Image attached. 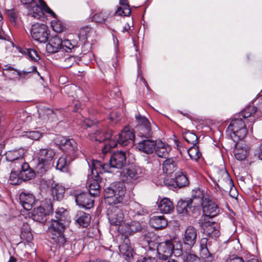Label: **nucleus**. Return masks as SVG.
Masks as SVG:
<instances>
[{"label":"nucleus","mask_w":262,"mask_h":262,"mask_svg":"<svg viewBox=\"0 0 262 262\" xmlns=\"http://www.w3.org/2000/svg\"><path fill=\"white\" fill-rule=\"evenodd\" d=\"M221 175L223 180H226V183L229 184V187L231 188L233 186V181L230 179L229 173L226 170H221L218 173Z\"/></svg>","instance_id":"obj_55"},{"label":"nucleus","mask_w":262,"mask_h":262,"mask_svg":"<svg viewBox=\"0 0 262 262\" xmlns=\"http://www.w3.org/2000/svg\"><path fill=\"white\" fill-rule=\"evenodd\" d=\"M125 228L126 229H124V232L126 234H132L142 230L141 224L136 221H132L130 223L126 224L125 225Z\"/></svg>","instance_id":"obj_37"},{"label":"nucleus","mask_w":262,"mask_h":262,"mask_svg":"<svg viewBox=\"0 0 262 262\" xmlns=\"http://www.w3.org/2000/svg\"><path fill=\"white\" fill-rule=\"evenodd\" d=\"M258 113L256 106L252 102V104L248 105L244 110L241 111L239 116H242L245 119L249 118L248 120L250 122H254L255 120V118L258 116Z\"/></svg>","instance_id":"obj_21"},{"label":"nucleus","mask_w":262,"mask_h":262,"mask_svg":"<svg viewBox=\"0 0 262 262\" xmlns=\"http://www.w3.org/2000/svg\"><path fill=\"white\" fill-rule=\"evenodd\" d=\"M173 245L174 247L172 250V254L178 258V261L181 262L182 260V255L185 252L182 251V245L181 242L174 241Z\"/></svg>","instance_id":"obj_44"},{"label":"nucleus","mask_w":262,"mask_h":262,"mask_svg":"<svg viewBox=\"0 0 262 262\" xmlns=\"http://www.w3.org/2000/svg\"><path fill=\"white\" fill-rule=\"evenodd\" d=\"M43 15L44 13L42 11L41 6H39L38 4H36L33 7L32 11H31L29 13L30 16L37 19H39L41 17H43Z\"/></svg>","instance_id":"obj_47"},{"label":"nucleus","mask_w":262,"mask_h":262,"mask_svg":"<svg viewBox=\"0 0 262 262\" xmlns=\"http://www.w3.org/2000/svg\"><path fill=\"white\" fill-rule=\"evenodd\" d=\"M27 54L32 60L37 61L39 59V57L38 56L37 52L34 49H28Z\"/></svg>","instance_id":"obj_58"},{"label":"nucleus","mask_w":262,"mask_h":262,"mask_svg":"<svg viewBox=\"0 0 262 262\" xmlns=\"http://www.w3.org/2000/svg\"><path fill=\"white\" fill-rule=\"evenodd\" d=\"M124 176L132 179H137L140 177L142 173V169L137 166L130 165L126 168L123 172Z\"/></svg>","instance_id":"obj_27"},{"label":"nucleus","mask_w":262,"mask_h":262,"mask_svg":"<svg viewBox=\"0 0 262 262\" xmlns=\"http://www.w3.org/2000/svg\"><path fill=\"white\" fill-rule=\"evenodd\" d=\"M26 150L24 148L9 150L6 152V160L11 162V167H16L19 169L20 165L25 162L24 157Z\"/></svg>","instance_id":"obj_7"},{"label":"nucleus","mask_w":262,"mask_h":262,"mask_svg":"<svg viewBox=\"0 0 262 262\" xmlns=\"http://www.w3.org/2000/svg\"><path fill=\"white\" fill-rule=\"evenodd\" d=\"M254 154L262 161V143L255 149Z\"/></svg>","instance_id":"obj_64"},{"label":"nucleus","mask_w":262,"mask_h":262,"mask_svg":"<svg viewBox=\"0 0 262 262\" xmlns=\"http://www.w3.org/2000/svg\"><path fill=\"white\" fill-rule=\"evenodd\" d=\"M206 196L209 195L207 194H205L204 190L200 188H197L192 190L191 198L190 199H192V204L194 205H201Z\"/></svg>","instance_id":"obj_33"},{"label":"nucleus","mask_w":262,"mask_h":262,"mask_svg":"<svg viewBox=\"0 0 262 262\" xmlns=\"http://www.w3.org/2000/svg\"><path fill=\"white\" fill-rule=\"evenodd\" d=\"M253 102L255 106H256L258 112L262 113V95L257 97Z\"/></svg>","instance_id":"obj_57"},{"label":"nucleus","mask_w":262,"mask_h":262,"mask_svg":"<svg viewBox=\"0 0 262 262\" xmlns=\"http://www.w3.org/2000/svg\"><path fill=\"white\" fill-rule=\"evenodd\" d=\"M51 191L54 199L60 201L64 198L65 188L61 185L53 182L51 185Z\"/></svg>","instance_id":"obj_24"},{"label":"nucleus","mask_w":262,"mask_h":262,"mask_svg":"<svg viewBox=\"0 0 262 262\" xmlns=\"http://www.w3.org/2000/svg\"><path fill=\"white\" fill-rule=\"evenodd\" d=\"M55 156L54 149L50 147L41 148L35 151V156L38 161L51 164Z\"/></svg>","instance_id":"obj_14"},{"label":"nucleus","mask_w":262,"mask_h":262,"mask_svg":"<svg viewBox=\"0 0 262 262\" xmlns=\"http://www.w3.org/2000/svg\"><path fill=\"white\" fill-rule=\"evenodd\" d=\"M60 148L65 152H73L77 148L76 143L73 139L62 137L60 142Z\"/></svg>","instance_id":"obj_26"},{"label":"nucleus","mask_w":262,"mask_h":262,"mask_svg":"<svg viewBox=\"0 0 262 262\" xmlns=\"http://www.w3.org/2000/svg\"><path fill=\"white\" fill-rule=\"evenodd\" d=\"M3 74L9 80L17 79L19 70L15 69L10 64H5L2 67Z\"/></svg>","instance_id":"obj_31"},{"label":"nucleus","mask_w":262,"mask_h":262,"mask_svg":"<svg viewBox=\"0 0 262 262\" xmlns=\"http://www.w3.org/2000/svg\"><path fill=\"white\" fill-rule=\"evenodd\" d=\"M149 225L156 230L165 228L168 224L167 220L163 215H154L149 220Z\"/></svg>","instance_id":"obj_25"},{"label":"nucleus","mask_w":262,"mask_h":262,"mask_svg":"<svg viewBox=\"0 0 262 262\" xmlns=\"http://www.w3.org/2000/svg\"><path fill=\"white\" fill-rule=\"evenodd\" d=\"M183 137L185 141L192 145H197L198 143V137L194 133L190 132L188 130H185L183 133Z\"/></svg>","instance_id":"obj_39"},{"label":"nucleus","mask_w":262,"mask_h":262,"mask_svg":"<svg viewBox=\"0 0 262 262\" xmlns=\"http://www.w3.org/2000/svg\"><path fill=\"white\" fill-rule=\"evenodd\" d=\"M119 4L123 7L124 9L126 11L124 13L126 15H130L131 13V10L129 8L128 0H120Z\"/></svg>","instance_id":"obj_59"},{"label":"nucleus","mask_w":262,"mask_h":262,"mask_svg":"<svg viewBox=\"0 0 262 262\" xmlns=\"http://www.w3.org/2000/svg\"><path fill=\"white\" fill-rule=\"evenodd\" d=\"M74 61L73 57H70L66 58L64 60V68H68L72 66L73 62Z\"/></svg>","instance_id":"obj_62"},{"label":"nucleus","mask_w":262,"mask_h":262,"mask_svg":"<svg viewBox=\"0 0 262 262\" xmlns=\"http://www.w3.org/2000/svg\"><path fill=\"white\" fill-rule=\"evenodd\" d=\"M66 224L61 222L51 220L47 232L52 242L59 246H63L67 242L64 235Z\"/></svg>","instance_id":"obj_4"},{"label":"nucleus","mask_w":262,"mask_h":262,"mask_svg":"<svg viewBox=\"0 0 262 262\" xmlns=\"http://www.w3.org/2000/svg\"><path fill=\"white\" fill-rule=\"evenodd\" d=\"M206 238H202L200 242V254L201 257L207 261H211L213 259V255L210 253L207 248Z\"/></svg>","instance_id":"obj_28"},{"label":"nucleus","mask_w":262,"mask_h":262,"mask_svg":"<svg viewBox=\"0 0 262 262\" xmlns=\"http://www.w3.org/2000/svg\"><path fill=\"white\" fill-rule=\"evenodd\" d=\"M226 132L234 142H237L246 137L247 129L242 119L234 118L231 121Z\"/></svg>","instance_id":"obj_5"},{"label":"nucleus","mask_w":262,"mask_h":262,"mask_svg":"<svg viewBox=\"0 0 262 262\" xmlns=\"http://www.w3.org/2000/svg\"><path fill=\"white\" fill-rule=\"evenodd\" d=\"M177 162L172 158H169L164 161L163 163V170L167 174H171L177 168Z\"/></svg>","instance_id":"obj_34"},{"label":"nucleus","mask_w":262,"mask_h":262,"mask_svg":"<svg viewBox=\"0 0 262 262\" xmlns=\"http://www.w3.org/2000/svg\"><path fill=\"white\" fill-rule=\"evenodd\" d=\"M173 243V241H166L159 244L157 248V252L160 260L166 261L172 254V250L174 247Z\"/></svg>","instance_id":"obj_11"},{"label":"nucleus","mask_w":262,"mask_h":262,"mask_svg":"<svg viewBox=\"0 0 262 262\" xmlns=\"http://www.w3.org/2000/svg\"><path fill=\"white\" fill-rule=\"evenodd\" d=\"M110 13L105 10H101L99 12L95 13L92 16V20L96 23L103 24L107 20Z\"/></svg>","instance_id":"obj_40"},{"label":"nucleus","mask_w":262,"mask_h":262,"mask_svg":"<svg viewBox=\"0 0 262 262\" xmlns=\"http://www.w3.org/2000/svg\"><path fill=\"white\" fill-rule=\"evenodd\" d=\"M136 119L138 124L137 127H142L150 124L147 118L140 114L136 115Z\"/></svg>","instance_id":"obj_53"},{"label":"nucleus","mask_w":262,"mask_h":262,"mask_svg":"<svg viewBox=\"0 0 262 262\" xmlns=\"http://www.w3.org/2000/svg\"><path fill=\"white\" fill-rule=\"evenodd\" d=\"M33 72L37 73L38 75H39L35 66H32L27 70L19 71L17 79L19 81L24 82L26 80L31 77V73Z\"/></svg>","instance_id":"obj_36"},{"label":"nucleus","mask_w":262,"mask_h":262,"mask_svg":"<svg viewBox=\"0 0 262 262\" xmlns=\"http://www.w3.org/2000/svg\"><path fill=\"white\" fill-rule=\"evenodd\" d=\"M109 162V164L103 163L99 160H93L90 167L95 176L98 175V173H103L105 172H111L110 169L111 168L121 169L126 164V153L122 151L114 152L111 156Z\"/></svg>","instance_id":"obj_2"},{"label":"nucleus","mask_w":262,"mask_h":262,"mask_svg":"<svg viewBox=\"0 0 262 262\" xmlns=\"http://www.w3.org/2000/svg\"><path fill=\"white\" fill-rule=\"evenodd\" d=\"M226 262H245V261L242 257L233 255L230 256L226 260Z\"/></svg>","instance_id":"obj_61"},{"label":"nucleus","mask_w":262,"mask_h":262,"mask_svg":"<svg viewBox=\"0 0 262 262\" xmlns=\"http://www.w3.org/2000/svg\"><path fill=\"white\" fill-rule=\"evenodd\" d=\"M56 168L62 171H67L68 168V164L66 158L62 156L59 158L56 164Z\"/></svg>","instance_id":"obj_51"},{"label":"nucleus","mask_w":262,"mask_h":262,"mask_svg":"<svg viewBox=\"0 0 262 262\" xmlns=\"http://www.w3.org/2000/svg\"><path fill=\"white\" fill-rule=\"evenodd\" d=\"M91 215L82 211H78L76 215V221L77 223L83 227H88L91 222Z\"/></svg>","instance_id":"obj_30"},{"label":"nucleus","mask_w":262,"mask_h":262,"mask_svg":"<svg viewBox=\"0 0 262 262\" xmlns=\"http://www.w3.org/2000/svg\"><path fill=\"white\" fill-rule=\"evenodd\" d=\"M19 199L21 205L26 210H31L35 201L33 194L25 192L19 194Z\"/></svg>","instance_id":"obj_20"},{"label":"nucleus","mask_w":262,"mask_h":262,"mask_svg":"<svg viewBox=\"0 0 262 262\" xmlns=\"http://www.w3.org/2000/svg\"><path fill=\"white\" fill-rule=\"evenodd\" d=\"M196 230L192 226H189L185 230L183 238V243L191 248L196 242Z\"/></svg>","instance_id":"obj_18"},{"label":"nucleus","mask_w":262,"mask_h":262,"mask_svg":"<svg viewBox=\"0 0 262 262\" xmlns=\"http://www.w3.org/2000/svg\"><path fill=\"white\" fill-rule=\"evenodd\" d=\"M125 191L126 187L123 182L113 183L104 190V201L111 205L120 203Z\"/></svg>","instance_id":"obj_3"},{"label":"nucleus","mask_w":262,"mask_h":262,"mask_svg":"<svg viewBox=\"0 0 262 262\" xmlns=\"http://www.w3.org/2000/svg\"><path fill=\"white\" fill-rule=\"evenodd\" d=\"M201 205L204 217L208 219L216 216L219 212L217 205L212 200L210 196H206Z\"/></svg>","instance_id":"obj_10"},{"label":"nucleus","mask_w":262,"mask_h":262,"mask_svg":"<svg viewBox=\"0 0 262 262\" xmlns=\"http://www.w3.org/2000/svg\"><path fill=\"white\" fill-rule=\"evenodd\" d=\"M78 47V42L75 40L65 39L62 40V49L66 52H72Z\"/></svg>","instance_id":"obj_43"},{"label":"nucleus","mask_w":262,"mask_h":262,"mask_svg":"<svg viewBox=\"0 0 262 262\" xmlns=\"http://www.w3.org/2000/svg\"><path fill=\"white\" fill-rule=\"evenodd\" d=\"M187 152L190 159L195 162L202 157V153L200 151L198 145H192L187 150Z\"/></svg>","instance_id":"obj_38"},{"label":"nucleus","mask_w":262,"mask_h":262,"mask_svg":"<svg viewBox=\"0 0 262 262\" xmlns=\"http://www.w3.org/2000/svg\"><path fill=\"white\" fill-rule=\"evenodd\" d=\"M175 183L177 187L181 188L188 184V180L185 174L183 172H178L175 177Z\"/></svg>","instance_id":"obj_41"},{"label":"nucleus","mask_w":262,"mask_h":262,"mask_svg":"<svg viewBox=\"0 0 262 262\" xmlns=\"http://www.w3.org/2000/svg\"><path fill=\"white\" fill-rule=\"evenodd\" d=\"M170 150V147L166 146L161 141H159L157 143L154 151L158 157L165 158L168 157Z\"/></svg>","instance_id":"obj_35"},{"label":"nucleus","mask_w":262,"mask_h":262,"mask_svg":"<svg viewBox=\"0 0 262 262\" xmlns=\"http://www.w3.org/2000/svg\"><path fill=\"white\" fill-rule=\"evenodd\" d=\"M199 224L204 233L209 237L216 238L220 236V227L217 223L211 222L207 217H204L200 220Z\"/></svg>","instance_id":"obj_9"},{"label":"nucleus","mask_w":262,"mask_h":262,"mask_svg":"<svg viewBox=\"0 0 262 262\" xmlns=\"http://www.w3.org/2000/svg\"><path fill=\"white\" fill-rule=\"evenodd\" d=\"M182 256L181 262H201L200 257L193 253L185 252Z\"/></svg>","instance_id":"obj_46"},{"label":"nucleus","mask_w":262,"mask_h":262,"mask_svg":"<svg viewBox=\"0 0 262 262\" xmlns=\"http://www.w3.org/2000/svg\"><path fill=\"white\" fill-rule=\"evenodd\" d=\"M6 14L10 18V21L15 24L16 19L18 17V12L16 9H12L8 10L6 11Z\"/></svg>","instance_id":"obj_54"},{"label":"nucleus","mask_w":262,"mask_h":262,"mask_svg":"<svg viewBox=\"0 0 262 262\" xmlns=\"http://www.w3.org/2000/svg\"><path fill=\"white\" fill-rule=\"evenodd\" d=\"M19 171V177L20 179L24 181H28L33 179L35 177V172L29 166L27 162H24L20 165Z\"/></svg>","instance_id":"obj_19"},{"label":"nucleus","mask_w":262,"mask_h":262,"mask_svg":"<svg viewBox=\"0 0 262 262\" xmlns=\"http://www.w3.org/2000/svg\"><path fill=\"white\" fill-rule=\"evenodd\" d=\"M157 143L156 141L148 138L139 142L136 145V148L145 154H150L154 151Z\"/></svg>","instance_id":"obj_17"},{"label":"nucleus","mask_w":262,"mask_h":262,"mask_svg":"<svg viewBox=\"0 0 262 262\" xmlns=\"http://www.w3.org/2000/svg\"><path fill=\"white\" fill-rule=\"evenodd\" d=\"M52 204L49 203L35 208L32 213V219L36 222L45 223L47 220V216L53 212Z\"/></svg>","instance_id":"obj_8"},{"label":"nucleus","mask_w":262,"mask_h":262,"mask_svg":"<svg viewBox=\"0 0 262 262\" xmlns=\"http://www.w3.org/2000/svg\"><path fill=\"white\" fill-rule=\"evenodd\" d=\"M62 40L61 37L56 35L52 37L46 45V50L48 52L55 53L58 52L62 49Z\"/></svg>","instance_id":"obj_22"},{"label":"nucleus","mask_w":262,"mask_h":262,"mask_svg":"<svg viewBox=\"0 0 262 262\" xmlns=\"http://www.w3.org/2000/svg\"><path fill=\"white\" fill-rule=\"evenodd\" d=\"M40 5L41 8L42 9V11H45L46 13L50 14L51 16L54 17H55V14L54 12L47 6L46 3L43 1V0H39Z\"/></svg>","instance_id":"obj_56"},{"label":"nucleus","mask_w":262,"mask_h":262,"mask_svg":"<svg viewBox=\"0 0 262 262\" xmlns=\"http://www.w3.org/2000/svg\"><path fill=\"white\" fill-rule=\"evenodd\" d=\"M55 219L51 220H54L56 222H61L64 224L69 222V216L67 210L63 208H59L56 210L55 212Z\"/></svg>","instance_id":"obj_32"},{"label":"nucleus","mask_w":262,"mask_h":262,"mask_svg":"<svg viewBox=\"0 0 262 262\" xmlns=\"http://www.w3.org/2000/svg\"><path fill=\"white\" fill-rule=\"evenodd\" d=\"M25 228L26 229V231H22L20 234V237L22 239L29 242L33 238L32 235L30 231V227L28 224H24L23 225V230Z\"/></svg>","instance_id":"obj_52"},{"label":"nucleus","mask_w":262,"mask_h":262,"mask_svg":"<svg viewBox=\"0 0 262 262\" xmlns=\"http://www.w3.org/2000/svg\"><path fill=\"white\" fill-rule=\"evenodd\" d=\"M158 209L162 213H170L173 210L174 206L170 199L164 198L159 202Z\"/></svg>","instance_id":"obj_29"},{"label":"nucleus","mask_w":262,"mask_h":262,"mask_svg":"<svg viewBox=\"0 0 262 262\" xmlns=\"http://www.w3.org/2000/svg\"><path fill=\"white\" fill-rule=\"evenodd\" d=\"M113 252L112 250L104 249L102 255L105 258V259H108L112 256Z\"/></svg>","instance_id":"obj_63"},{"label":"nucleus","mask_w":262,"mask_h":262,"mask_svg":"<svg viewBox=\"0 0 262 262\" xmlns=\"http://www.w3.org/2000/svg\"><path fill=\"white\" fill-rule=\"evenodd\" d=\"M121 240V244L119 247L120 252L125 260L132 262L134 254L133 244L128 236L125 235H122Z\"/></svg>","instance_id":"obj_12"},{"label":"nucleus","mask_w":262,"mask_h":262,"mask_svg":"<svg viewBox=\"0 0 262 262\" xmlns=\"http://www.w3.org/2000/svg\"><path fill=\"white\" fill-rule=\"evenodd\" d=\"M80 124L84 128L93 127L94 133L89 134V139L92 141L98 142L103 154L107 153L111 148L115 147L118 144L126 146L129 144H133L135 138L133 129L125 126L118 135V138H115L114 132L108 130L105 133L97 129L95 122L89 118H85L80 121Z\"/></svg>","instance_id":"obj_1"},{"label":"nucleus","mask_w":262,"mask_h":262,"mask_svg":"<svg viewBox=\"0 0 262 262\" xmlns=\"http://www.w3.org/2000/svg\"><path fill=\"white\" fill-rule=\"evenodd\" d=\"M92 170V169L91 168ZM92 177L91 179L89 180V193L93 196H98L100 193V186L99 182L101 181V178L99 176L100 173L95 176L91 170Z\"/></svg>","instance_id":"obj_16"},{"label":"nucleus","mask_w":262,"mask_h":262,"mask_svg":"<svg viewBox=\"0 0 262 262\" xmlns=\"http://www.w3.org/2000/svg\"><path fill=\"white\" fill-rule=\"evenodd\" d=\"M234 155L236 159L239 161L245 160L247 156V150L244 148L236 147L234 149Z\"/></svg>","instance_id":"obj_48"},{"label":"nucleus","mask_w":262,"mask_h":262,"mask_svg":"<svg viewBox=\"0 0 262 262\" xmlns=\"http://www.w3.org/2000/svg\"><path fill=\"white\" fill-rule=\"evenodd\" d=\"M138 135L141 137H144L146 139L150 138L152 137L153 132L151 128L150 124L142 127H137Z\"/></svg>","instance_id":"obj_42"},{"label":"nucleus","mask_w":262,"mask_h":262,"mask_svg":"<svg viewBox=\"0 0 262 262\" xmlns=\"http://www.w3.org/2000/svg\"><path fill=\"white\" fill-rule=\"evenodd\" d=\"M9 178L10 183L13 185H18L21 182L20 177H19V171H17V168L13 167Z\"/></svg>","instance_id":"obj_45"},{"label":"nucleus","mask_w":262,"mask_h":262,"mask_svg":"<svg viewBox=\"0 0 262 262\" xmlns=\"http://www.w3.org/2000/svg\"><path fill=\"white\" fill-rule=\"evenodd\" d=\"M137 262H157V260L155 257L146 256L143 257H141Z\"/></svg>","instance_id":"obj_60"},{"label":"nucleus","mask_w":262,"mask_h":262,"mask_svg":"<svg viewBox=\"0 0 262 262\" xmlns=\"http://www.w3.org/2000/svg\"><path fill=\"white\" fill-rule=\"evenodd\" d=\"M108 219L111 225L120 226L123 222L124 213L119 206L110 207L107 212Z\"/></svg>","instance_id":"obj_13"},{"label":"nucleus","mask_w":262,"mask_h":262,"mask_svg":"<svg viewBox=\"0 0 262 262\" xmlns=\"http://www.w3.org/2000/svg\"><path fill=\"white\" fill-rule=\"evenodd\" d=\"M50 166V164H49L38 161L36 165V170L37 173L40 175L43 174L48 170Z\"/></svg>","instance_id":"obj_49"},{"label":"nucleus","mask_w":262,"mask_h":262,"mask_svg":"<svg viewBox=\"0 0 262 262\" xmlns=\"http://www.w3.org/2000/svg\"><path fill=\"white\" fill-rule=\"evenodd\" d=\"M50 30L44 24H34L32 26L31 35L32 37L40 43H46L49 38Z\"/></svg>","instance_id":"obj_6"},{"label":"nucleus","mask_w":262,"mask_h":262,"mask_svg":"<svg viewBox=\"0 0 262 262\" xmlns=\"http://www.w3.org/2000/svg\"><path fill=\"white\" fill-rule=\"evenodd\" d=\"M90 193L82 192L75 195V201L78 205L85 208L90 209L94 206V200Z\"/></svg>","instance_id":"obj_15"},{"label":"nucleus","mask_w":262,"mask_h":262,"mask_svg":"<svg viewBox=\"0 0 262 262\" xmlns=\"http://www.w3.org/2000/svg\"><path fill=\"white\" fill-rule=\"evenodd\" d=\"M42 133L37 130H34L24 132L23 136L32 140H38L42 137Z\"/></svg>","instance_id":"obj_50"},{"label":"nucleus","mask_w":262,"mask_h":262,"mask_svg":"<svg viewBox=\"0 0 262 262\" xmlns=\"http://www.w3.org/2000/svg\"><path fill=\"white\" fill-rule=\"evenodd\" d=\"M192 204V199H181L177 203V211L183 215L189 214L188 209L191 210Z\"/></svg>","instance_id":"obj_23"}]
</instances>
